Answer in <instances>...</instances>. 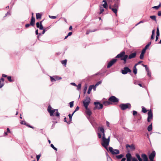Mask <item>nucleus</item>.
<instances>
[{"mask_svg": "<svg viewBox=\"0 0 161 161\" xmlns=\"http://www.w3.org/2000/svg\"><path fill=\"white\" fill-rule=\"evenodd\" d=\"M47 111L50 113L51 116H53V114L57 117H59L60 114L58 109H52V107L49 106L48 107Z\"/></svg>", "mask_w": 161, "mask_h": 161, "instance_id": "1", "label": "nucleus"}, {"mask_svg": "<svg viewBox=\"0 0 161 161\" xmlns=\"http://www.w3.org/2000/svg\"><path fill=\"white\" fill-rule=\"evenodd\" d=\"M110 136H109L108 138L102 139L101 145L106 149H108V147L109 144Z\"/></svg>", "mask_w": 161, "mask_h": 161, "instance_id": "2", "label": "nucleus"}, {"mask_svg": "<svg viewBox=\"0 0 161 161\" xmlns=\"http://www.w3.org/2000/svg\"><path fill=\"white\" fill-rule=\"evenodd\" d=\"M119 4L115 2V3L113 5L109 6V8L111 9L114 13L115 14H116L119 8Z\"/></svg>", "mask_w": 161, "mask_h": 161, "instance_id": "3", "label": "nucleus"}, {"mask_svg": "<svg viewBox=\"0 0 161 161\" xmlns=\"http://www.w3.org/2000/svg\"><path fill=\"white\" fill-rule=\"evenodd\" d=\"M119 107L121 110H124L127 108L130 109L131 106L130 103H122L119 105Z\"/></svg>", "mask_w": 161, "mask_h": 161, "instance_id": "4", "label": "nucleus"}, {"mask_svg": "<svg viewBox=\"0 0 161 161\" xmlns=\"http://www.w3.org/2000/svg\"><path fill=\"white\" fill-rule=\"evenodd\" d=\"M91 99L89 97H86L85 100L83 101V104L85 108H87L90 103Z\"/></svg>", "mask_w": 161, "mask_h": 161, "instance_id": "5", "label": "nucleus"}, {"mask_svg": "<svg viewBox=\"0 0 161 161\" xmlns=\"http://www.w3.org/2000/svg\"><path fill=\"white\" fill-rule=\"evenodd\" d=\"M109 151L113 155L118 154L119 153V151L117 149H114L113 147H109L108 148Z\"/></svg>", "mask_w": 161, "mask_h": 161, "instance_id": "6", "label": "nucleus"}, {"mask_svg": "<svg viewBox=\"0 0 161 161\" xmlns=\"http://www.w3.org/2000/svg\"><path fill=\"white\" fill-rule=\"evenodd\" d=\"M94 104L95 105V107L93 108V109L94 110L97 109H101L103 108V104L100 103L99 102H94Z\"/></svg>", "mask_w": 161, "mask_h": 161, "instance_id": "7", "label": "nucleus"}, {"mask_svg": "<svg viewBox=\"0 0 161 161\" xmlns=\"http://www.w3.org/2000/svg\"><path fill=\"white\" fill-rule=\"evenodd\" d=\"M131 70L128 67H125L121 70V73L123 75H125L128 73H131Z\"/></svg>", "mask_w": 161, "mask_h": 161, "instance_id": "8", "label": "nucleus"}, {"mask_svg": "<svg viewBox=\"0 0 161 161\" xmlns=\"http://www.w3.org/2000/svg\"><path fill=\"white\" fill-rule=\"evenodd\" d=\"M108 101L113 103H116L118 102L119 99L114 96H112L109 98Z\"/></svg>", "mask_w": 161, "mask_h": 161, "instance_id": "9", "label": "nucleus"}, {"mask_svg": "<svg viewBox=\"0 0 161 161\" xmlns=\"http://www.w3.org/2000/svg\"><path fill=\"white\" fill-rule=\"evenodd\" d=\"M148 117L147 120L148 122L151 121L153 118V114L151 110H150L147 113Z\"/></svg>", "mask_w": 161, "mask_h": 161, "instance_id": "10", "label": "nucleus"}, {"mask_svg": "<svg viewBox=\"0 0 161 161\" xmlns=\"http://www.w3.org/2000/svg\"><path fill=\"white\" fill-rule=\"evenodd\" d=\"M117 61V59L116 58H113L108 63L107 65V68H109L112 66Z\"/></svg>", "mask_w": 161, "mask_h": 161, "instance_id": "11", "label": "nucleus"}, {"mask_svg": "<svg viewBox=\"0 0 161 161\" xmlns=\"http://www.w3.org/2000/svg\"><path fill=\"white\" fill-rule=\"evenodd\" d=\"M156 155V153L154 151H153L152 153L149 155V158L150 161H153Z\"/></svg>", "mask_w": 161, "mask_h": 161, "instance_id": "12", "label": "nucleus"}, {"mask_svg": "<svg viewBox=\"0 0 161 161\" xmlns=\"http://www.w3.org/2000/svg\"><path fill=\"white\" fill-rule=\"evenodd\" d=\"M125 52L124 51L121 52L120 53L118 54L116 57V58H122L125 55Z\"/></svg>", "mask_w": 161, "mask_h": 161, "instance_id": "13", "label": "nucleus"}, {"mask_svg": "<svg viewBox=\"0 0 161 161\" xmlns=\"http://www.w3.org/2000/svg\"><path fill=\"white\" fill-rule=\"evenodd\" d=\"M42 21H41L40 22H38L36 23V26L37 28H39L40 30L43 29V27L42 25Z\"/></svg>", "mask_w": 161, "mask_h": 161, "instance_id": "14", "label": "nucleus"}, {"mask_svg": "<svg viewBox=\"0 0 161 161\" xmlns=\"http://www.w3.org/2000/svg\"><path fill=\"white\" fill-rule=\"evenodd\" d=\"M85 113L87 115L90 117L92 114V112L91 110L87 107V108H85Z\"/></svg>", "mask_w": 161, "mask_h": 161, "instance_id": "15", "label": "nucleus"}, {"mask_svg": "<svg viewBox=\"0 0 161 161\" xmlns=\"http://www.w3.org/2000/svg\"><path fill=\"white\" fill-rule=\"evenodd\" d=\"M99 129L100 130V131L102 133L103 136L102 137V139H104L105 138H105V136L104 133V129L102 127H100L99 128Z\"/></svg>", "mask_w": 161, "mask_h": 161, "instance_id": "16", "label": "nucleus"}, {"mask_svg": "<svg viewBox=\"0 0 161 161\" xmlns=\"http://www.w3.org/2000/svg\"><path fill=\"white\" fill-rule=\"evenodd\" d=\"M126 157L127 158V161H131L132 156L130 153H127L126 155Z\"/></svg>", "mask_w": 161, "mask_h": 161, "instance_id": "17", "label": "nucleus"}, {"mask_svg": "<svg viewBox=\"0 0 161 161\" xmlns=\"http://www.w3.org/2000/svg\"><path fill=\"white\" fill-rule=\"evenodd\" d=\"M141 156L143 161H148L147 157L146 154H142Z\"/></svg>", "mask_w": 161, "mask_h": 161, "instance_id": "18", "label": "nucleus"}, {"mask_svg": "<svg viewBox=\"0 0 161 161\" xmlns=\"http://www.w3.org/2000/svg\"><path fill=\"white\" fill-rule=\"evenodd\" d=\"M35 21V18L32 16L31 17V18L30 22V25L31 26H34Z\"/></svg>", "mask_w": 161, "mask_h": 161, "instance_id": "19", "label": "nucleus"}, {"mask_svg": "<svg viewBox=\"0 0 161 161\" xmlns=\"http://www.w3.org/2000/svg\"><path fill=\"white\" fill-rule=\"evenodd\" d=\"M136 54V53H131L129 55L128 57L129 59H130L135 57Z\"/></svg>", "mask_w": 161, "mask_h": 161, "instance_id": "20", "label": "nucleus"}, {"mask_svg": "<svg viewBox=\"0 0 161 161\" xmlns=\"http://www.w3.org/2000/svg\"><path fill=\"white\" fill-rule=\"evenodd\" d=\"M126 147L127 148L130 147V149L132 150H134L135 149V146L133 144H131V145L127 144L126 145Z\"/></svg>", "mask_w": 161, "mask_h": 161, "instance_id": "21", "label": "nucleus"}, {"mask_svg": "<svg viewBox=\"0 0 161 161\" xmlns=\"http://www.w3.org/2000/svg\"><path fill=\"white\" fill-rule=\"evenodd\" d=\"M128 57V56L127 55H125L123 58H121V60L124 61V64H125L126 62V59Z\"/></svg>", "mask_w": 161, "mask_h": 161, "instance_id": "22", "label": "nucleus"}, {"mask_svg": "<svg viewBox=\"0 0 161 161\" xmlns=\"http://www.w3.org/2000/svg\"><path fill=\"white\" fill-rule=\"evenodd\" d=\"M48 29H49L48 27H47L46 28H44V29L43 28V31L42 33H40L39 34V35H42L44 34L45 33V32L46 31H47V30H48Z\"/></svg>", "mask_w": 161, "mask_h": 161, "instance_id": "23", "label": "nucleus"}, {"mask_svg": "<svg viewBox=\"0 0 161 161\" xmlns=\"http://www.w3.org/2000/svg\"><path fill=\"white\" fill-rule=\"evenodd\" d=\"M103 2L104 3L103 4V7L104 8H107V7H108V6H107V2H106V1L105 0H103Z\"/></svg>", "mask_w": 161, "mask_h": 161, "instance_id": "24", "label": "nucleus"}, {"mask_svg": "<svg viewBox=\"0 0 161 161\" xmlns=\"http://www.w3.org/2000/svg\"><path fill=\"white\" fill-rule=\"evenodd\" d=\"M42 15L40 13L36 14V19H41V18Z\"/></svg>", "mask_w": 161, "mask_h": 161, "instance_id": "25", "label": "nucleus"}, {"mask_svg": "<svg viewBox=\"0 0 161 161\" xmlns=\"http://www.w3.org/2000/svg\"><path fill=\"white\" fill-rule=\"evenodd\" d=\"M152 129V125L151 123L150 125L148 126L147 127V130L148 131H150Z\"/></svg>", "mask_w": 161, "mask_h": 161, "instance_id": "26", "label": "nucleus"}, {"mask_svg": "<svg viewBox=\"0 0 161 161\" xmlns=\"http://www.w3.org/2000/svg\"><path fill=\"white\" fill-rule=\"evenodd\" d=\"M136 66H134L133 69V72L135 74H136L137 73V69L136 68Z\"/></svg>", "mask_w": 161, "mask_h": 161, "instance_id": "27", "label": "nucleus"}, {"mask_svg": "<svg viewBox=\"0 0 161 161\" xmlns=\"http://www.w3.org/2000/svg\"><path fill=\"white\" fill-rule=\"evenodd\" d=\"M103 104L105 106H107L110 104V103L108 101H106L104 102L103 103Z\"/></svg>", "mask_w": 161, "mask_h": 161, "instance_id": "28", "label": "nucleus"}, {"mask_svg": "<svg viewBox=\"0 0 161 161\" xmlns=\"http://www.w3.org/2000/svg\"><path fill=\"white\" fill-rule=\"evenodd\" d=\"M92 86H90L89 87L88 91H87V93L88 94H90L92 90Z\"/></svg>", "mask_w": 161, "mask_h": 161, "instance_id": "29", "label": "nucleus"}, {"mask_svg": "<svg viewBox=\"0 0 161 161\" xmlns=\"http://www.w3.org/2000/svg\"><path fill=\"white\" fill-rule=\"evenodd\" d=\"M124 155L123 154H121L119 155L116 156V158L118 159H119L122 158L124 157Z\"/></svg>", "mask_w": 161, "mask_h": 161, "instance_id": "30", "label": "nucleus"}, {"mask_svg": "<svg viewBox=\"0 0 161 161\" xmlns=\"http://www.w3.org/2000/svg\"><path fill=\"white\" fill-rule=\"evenodd\" d=\"M51 81L52 82H53L56 81V79L54 78V76H50Z\"/></svg>", "mask_w": 161, "mask_h": 161, "instance_id": "31", "label": "nucleus"}, {"mask_svg": "<svg viewBox=\"0 0 161 161\" xmlns=\"http://www.w3.org/2000/svg\"><path fill=\"white\" fill-rule=\"evenodd\" d=\"M144 54L143 53H141L140 56V58L141 59H143L144 58Z\"/></svg>", "mask_w": 161, "mask_h": 161, "instance_id": "32", "label": "nucleus"}, {"mask_svg": "<svg viewBox=\"0 0 161 161\" xmlns=\"http://www.w3.org/2000/svg\"><path fill=\"white\" fill-rule=\"evenodd\" d=\"M159 35H160V34H159V30L158 27L157 28V32H156V36H159Z\"/></svg>", "mask_w": 161, "mask_h": 161, "instance_id": "33", "label": "nucleus"}, {"mask_svg": "<svg viewBox=\"0 0 161 161\" xmlns=\"http://www.w3.org/2000/svg\"><path fill=\"white\" fill-rule=\"evenodd\" d=\"M161 6L160 3L157 6H155L153 7V8H154L156 10L158 9L159 7Z\"/></svg>", "mask_w": 161, "mask_h": 161, "instance_id": "34", "label": "nucleus"}, {"mask_svg": "<svg viewBox=\"0 0 161 161\" xmlns=\"http://www.w3.org/2000/svg\"><path fill=\"white\" fill-rule=\"evenodd\" d=\"M54 78L56 79V80H60L62 79L61 77H58L57 76H54Z\"/></svg>", "mask_w": 161, "mask_h": 161, "instance_id": "35", "label": "nucleus"}, {"mask_svg": "<svg viewBox=\"0 0 161 161\" xmlns=\"http://www.w3.org/2000/svg\"><path fill=\"white\" fill-rule=\"evenodd\" d=\"M150 18L153 20H156V17L154 15L150 16Z\"/></svg>", "mask_w": 161, "mask_h": 161, "instance_id": "36", "label": "nucleus"}, {"mask_svg": "<svg viewBox=\"0 0 161 161\" xmlns=\"http://www.w3.org/2000/svg\"><path fill=\"white\" fill-rule=\"evenodd\" d=\"M76 86H77V89L78 90H80L81 89V84H78V85L77 86V85Z\"/></svg>", "mask_w": 161, "mask_h": 161, "instance_id": "37", "label": "nucleus"}, {"mask_svg": "<svg viewBox=\"0 0 161 161\" xmlns=\"http://www.w3.org/2000/svg\"><path fill=\"white\" fill-rule=\"evenodd\" d=\"M151 44V42H149L145 46V48L146 49H147L148 47H149L150 45Z\"/></svg>", "mask_w": 161, "mask_h": 161, "instance_id": "38", "label": "nucleus"}, {"mask_svg": "<svg viewBox=\"0 0 161 161\" xmlns=\"http://www.w3.org/2000/svg\"><path fill=\"white\" fill-rule=\"evenodd\" d=\"M66 63L67 60L66 59L61 61V63L65 65L66 64Z\"/></svg>", "mask_w": 161, "mask_h": 161, "instance_id": "39", "label": "nucleus"}, {"mask_svg": "<svg viewBox=\"0 0 161 161\" xmlns=\"http://www.w3.org/2000/svg\"><path fill=\"white\" fill-rule=\"evenodd\" d=\"M136 158H137L138 159V160H140L141 159H142L141 158L140 155L138 154H136Z\"/></svg>", "mask_w": 161, "mask_h": 161, "instance_id": "40", "label": "nucleus"}, {"mask_svg": "<svg viewBox=\"0 0 161 161\" xmlns=\"http://www.w3.org/2000/svg\"><path fill=\"white\" fill-rule=\"evenodd\" d=\"M69 105H70V107L71 108H72L73 106V105H74V102L73 101H72L71 102H70L69 103Z\"/></svg>", "mask_w": 161, "mask_h": 161, "instance_id": "41", "label": "nucleus"}, {"mask_svg": "<svg viewBox=\"0 0 161 161\" xmlns=\"http://www.w3.org/2000/svg\"><path fill=\"white\" fill-rule=\"evenodd\" d=\"M96 31V30H94L93 31H92L90 30H88L86 32V34L88 35V34L90 32H94Z\"/></svg>", "mask_w": 161, "mask_h": 161, "instance_id": "42", "label": "nucleus"}, {"mask_svg": "<svg viewBox=\"0 0 161 161\" xmlns=\"http://www.w3.org/2000/svg\"><path fill=\"white\" fill-rule=\"evenodd\" d=\"M51 147H52L53 149L56 151H57V149L54 147L53 145V144H51Z\"/></svg>", "mask_w": 161, "mask_h": 161, "instance_id": "43", "label": "nucleus"}, {"mask_svg": "<svg viewBox=\"0 0 161 161\" xmlns=\"http://www.w3.org/2000/svg\"><path fill=\"white\" fill-rule=\"evenodd\" d=\"M104 10V9L102 7H100V11L99 12V14H101L102 13H103V12Z\"/></svg>", "mask_w": 161, "mask_h": 161, "instance_id": "44", "label": "nucleus"}, {"mask_svg": "<svg viewBox=\"0 0 161 161\" xmlns=\"http://www.w3.org/2000/svg\"><path fill=\"white\" fill-rule=\"evenodd\" d=\"M147 111V110L144 107L142 108V112L143 113H145Z\"/></svg>", "mask_w": 161, "mask_h": 161, "instance_id": "45", "label": "nucleus"}, {"mask_svg": "<svg viewBox=\"0 0 161 161\" xmlns=\"http://www.w3.org/2000/svg\"><path fill=\"white\" fill-rule=\"evenodd\" d=\"M7 79L8 81L10 82H12L13 81L11 79V77L10 76H9L7 77Z\"/></svg>", "mask_w": 161, "mask_h": 161, "instance_id": "46", "label": "nucleus"}, {"mask_svg": "<svg viewBox=\"0 0 161 161\" xmlns=\"http://www.w3.org/2000/svg\"><path fill=\"white\" fill-rule=\"evenodd\" d=\"M87 85H85V86L84 89V93H86V90L87 89Z\"/></svg>", "mask_w": 161, "mask_h": 161, "instance_id": "47", "label": "nucleus"}, {"mask_svg": "<svg viewBox=\"0 0 161 161\" xmlns=\"http://www.w3.org/2000/svg\"><path fill=\"white\" fill-rule=\"evenodd\" d=\"M107 161H112L111 158L109 156L107 157Z\"/></svg>", "mask_w": 161, "mask_h": 161, "instance_id": "48", "label": "nucleus"}, {"mask_svg": "<svg viewBox=\"0 0 161 161\" xmlns=\"http://www.w3.org/2000/svg\"><path fill=\"white\" fill-rule=\"evenodd\" d=\"M68 116H69V118L70 121H71V119H72V117L73 116V114H69Z\"/></svg>", "mask_w": 161, "mask_h": 161, "instance_id": "49", "label": "nucleus"}, {"mask_svg": "<svg viewBox=\"0 0 161 161\" xmlns=\"http://www.w3.org/2000/svg\"><path fill=\"white\" fill-rule=\"evenodd\" d=\"M147 49L145 47L144 48L142 49L141 53H143L144 54V53L146 52Z\"/></svg>", "mask_w": 161, "mask_h": 161, "instance_id": "50", "label": "nucleus"}, {"mask_svg": "<svg viewBox=\"0 0 161 161\" xmlns=\"http://www.w3.org/2000/svg\"><path fill=\"white\" fill-rule=\"evenodd\" d=\"M40 157H41V155L40 154H39V155H37L36 156V158L37 160V161H38L39 160Z\"/></svg>", "mask_w": 161, "mask_h": 161, "instance_id": "51", "label": "nucleus"}, {"mask_svg": "<svg viewBox=\"0 0 161 161\" xmlns=\"http://www.w3.org/2000/svg\"><path fill=\"white\" fill-rule=\"evenodd\" d=\"M102 83V81H100L98 82L95 85L96 86H97L98 85H99L100 84Z\"/></svg>", "mask_w": 161, "mask_h": 161, "instance_id": "52", "label": "nucleus"}, {"mask_svg": "<svg viewBox=\"0 0 161 161\" xmlns=\"http://www.w3.org/2000/svg\"><path fill=\"white\" fill-rule=\"evenodd\" d=\"M91 86H92V89H93V90L94 91H95L96 90V88L97 87V86H96L95 85H91Z\"/></svg>", "mask_w": 161, "mask_h": 161, "instance_id": "53", "label": "nucleus"}, {"mask_svg": "<svg viewBox=\"0 0 161 161\" xmlns=\"http://www.w3.org/2000/svg\"><path fill=\"white\" fill-rule=\"evenodd\" d=\"M49 17L50 18L52 19H55L56 18V16H51L50 15H49Z\"/></svg>", "mask_w": 161, "mask_h": 161, "instance_id": "54", "label": "nucleus"}, {"mask_svg": "<svg viewBox=\"0 0 161 161\" xmlns=\"http://www.w3.org/2000/svg\"><path fill=\"white\" fill-rule=\"evenodd\" d=\"M137 114V112L136 111H133V115L135 116Z\"/></svg>", "mask_w": 161, "mask_h": 161, "instance_id": "55", "label": "nucleus"}, {"mask_svg": "<svg viewBox=\"0 0 161 161\" xmlns=\"http://www.w3.org/2000/svg\"><path fill=\"white\" fill-rule=\"evenodd\" d=\"M132 161H138L137 159L135 157H133L132 158Z\"/></svg>", "mask_w": 161, "mask_h": 161, "instance_id": "56", "label": "nucleus"}, {"mask_svg": "<svg viewBox=\"0 0 161 161\" xmlns=\"http://www.w3.org/2000/svg\"><path fill=\"white\" fill-rule=\"evenodd\" d=\"M147 72V75L149 77H150L151 76V72H150V71H149V72Z\"/></svg>", "mask_w": 161, "mask_h": 161, "instance_id": "57", "label": "nucleus"}, {"mask_svg": "<svg viewBox=\"0 0 161 161\" xmlns=\"http://www.w3.org/2000/svg\"><path fill=\"white\" fill-rule=\"evenodd\" d=\"M142 61H139V62H138V63H137V64H135V66H136L137 65H138V64H141V63H142Z\"/></svg>", "mask_w": 161, "mask_h": 161, "instance_id": "58", "label": "nucleus"}, {"mask_svg": "<svg viewBox=\"0 0 161 161\" xmlns=\"http://www.w3.org/2000/svg\"><path fill=\"white\" fill-rule=\"evenodd\" d=\"M11 14L10 13L9 11L6 14H5V15L4 17H6L8 15H10Z\"/></svg>", "mask_w": 161, "mask_h": 161, "instance_id": "59", "label": "nucleus"}, {"mask_svg": "<svg viewBox=\"0 0 161 161\" xmlns=\"http://www.w3.org/2000/svg\"><path fill=\"white\" fill-rule=\"evenodd\" d=\"M134 83L135 85H138V82L136 80H134Z\"/></svg>", "mask_w": 161, "mask_h": 161, "instance_id": "60", "label": "nucleus"}, {"mask_svg": "<svg viewBox=\"0 0 161 161\" xmlns=\"http://www.w3.org/2000/svg\"><path fill=\"white\" fill-rule=\"evenodd\" d=\"M20 123L22 124H23V125H25L26 124V123L25 122V121H21L20 122Z\"/></svg>", "mask_w": 161, "mask_h": 161, "instance_id": "61", "label": "nucleus"}, {"mask_svg": "<svg viewBox=\"0 0 161 161\" xmlns=\"http://www.w3.org/2000/svg\"><path fill=\"white\" fill-rule=\"evenodd\" d=\"M31 25H30V24H26L25 25V27L26 28H28V27H29V26Z\"/></svg>", "mask_w": 161, "mask_h": 161, "instance_id": "62", "label": "nucleus"}, {"mask_svg": "<svg viewBox=\"0 0 161 161\" xmlns=\"http://www.w3.org/2000/svg\"><path fill=\"white\" fill-rule=\"evenodd\" d=\"M79 109V107L78 106H77L75 109V112H76Z\"/></svg>", "mask_w": 161, "mask_h": 161, "instance_id": "63", "label": "nucleus"}, {"mask_svg": "<svg viewBox=\"0 0 161 161\" xmlns=\"http://www.w3.org/2000/svg\"><path fill=\"white\" fill-rule=\"evenodd\" d=\"M158 16H161V11H159L158 12Z\"/></svg>", "mask_w": 161, "mask_h": 161, "instance_id": "64", "label": "nucleus"}]
</instances>
